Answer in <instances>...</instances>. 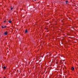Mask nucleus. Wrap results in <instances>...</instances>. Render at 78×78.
<instances>
[{"label": "nucleus", "mask_w": 78, "mask_h": 78, "mask_svg": "<svg viewBox=\"0 0 78 78\" xmlns=\"http://www.w3.org/2000/svg\"><path fill=\"white\" fill-rule=\"evenodd\" d=\"M75 69V68L73 67H71V69L73 71Z\"/></svg>", "instance_id": "f257e3e1"}, {"label": "nucleus", "mask_w": 78, "mask_h": 78, "mask_svg": "<svg viewBox=\"0 0 78 78\" xmlns=\"http://www.w3.org/2000/svg\"><path fill=\"white\" fill-rule=\"evenodd\" d=\"M4 34L5 35H7V34H8V33H7L6 32H5Z\"/></svg>", "instance_id": "f03ea898"}, {"label": "nucleus", "mask_w": 78, "mask_h": 78, "mask_svg": "<svg viewBox=\"0 0 78 78\" xmlns=\"http://www.w3.org/2000/svg\"><path fill=\"white\" fill-rule=\"evenodd\" d=\"M8 22H9V23H11L12 22V21L11 20H9L8 21Z\"/></svg>", "instance_id": "7ed1b4c3"}, {"label": "nucleus", "mask_w": 78, "mask_h": 78, "mask_svg": "<svg viewBox=\"0 0 78 78\" xmlns=\"http://www.w3.org/2000/svg\"><path fill=\"white\" fill-rule=\"evenodd\" d=\"M25 33H28V30H25Z\"/></svg>", "instance_id": "20e7f679"}, {"label": "nucleus", "mask_w": 78, "mask_h": 78, "mask_svg": "<svg viewBox=\"0 0 78 78\" xmlns=\"http://www.w3.org/2000/svg\"><path fill=\"white\" fill-rule=\"evenodd\" d=\"M3 69H6V67H5V66H4L3 67Z\"/></svg>", "instance_id": "39448f33"}, {"label": "nucleus", "mask_w": 78, "mask_h": 78, "mask_svg": "<svg viewBox=\"0 0 78 78\" xmlns=\"http://www.w3.org/2000/svg\"><path fill=\"white\" fill-rule=\"evenodd\" d=\"M12 9H14V8H11V10H12Z\"/></svg>", "instance_id": "423d86ee"}, {"label": "nucleus", "mask_w": 78, "mask_h": 78, "mask_svg": "<svg viewBox=\"0 0 78 78\" xmlns=\"http://www.w3.org/2000/svg\"><path fill=\"white\" fill-rule=\"evenodd\" d=\"M2 28H4V27H3V26H2Z\"/></svg>", "instance_id": "0eeeda50"}, {"label": "nucleus", "mask_w": 78, "mask_h": 78, "mask_svg": "<svg viewBox=\"0 0 78 78\" xmlns=\"http://www.w3.org/2000/svg\"><path fill=\"white\" fill-rule=\"evenodd\" d=\"M68 1H66V2H68Z\"/></svg>", "instance_id": "6e6552de"}, {"label": "nucleus", "mask_w": 78, "mask_h": 78, "mask_svg": "<svg viewBox=\"0 0 78 78\" xmlns=\"http://www.w3.org/2000/svg\"><path fill=\"white\" fill-rule=\"evenodd\" d=\"M4 28H6V26H5L4 27Z\"/></svg>", "instance_id": "1a4fd4ad"}, {"label": "nucleus", "mask_w": 78, "mask_h": 78, "mask_svg": "<svg viewBox=\"0 0 78 78\" xmlns=\"http://www.w3.org/2000/svg\"><path fill=\"white\" fill-rule=\"evenodd\" d=\"M68 3L67 2H66V4H67Z\"/></svg>", "instance_id": "9d476101"}, {"label": "nucleus", "mask_w": 78, "mask_h": 78, "mask_svg": "<svg viewBox=\"0 0 78 78\" xmlns=\"http://www.w3.org/2000/svg\"><path fill=\"white\" fill-rule=\"evenodd\" d=\"M4 22H6V21H4Z\"/></svg>", "instance_id": "9b49d317"}, {"label": "nucleus", "mask_w": 78, "mask_h": 78, "mask_svg": "<svg viewBox=\"0 0 78 78\" xmlns=\"http://www.w3.org/2000/svg\"><path fill=\"white\" fill-rule=\"evenodd\" d=\"M4 78H6V77H4Z\"/></svg>", "instance_id": "f8f14e48"}, {"label": "nucleus", "mask_w": 78, "mask_h": 78, "mask_svg": "<svg viewBox=\"0 0 78 78\" xmlns=\"http://www.w3.org/2000/svg\"><path fill=\"white\" fill-rule=\"evenodd\" d=\"M35 0V1H36V0Z\"/></svg>", "instance_id": "ddd939ff"}]
</instances>
